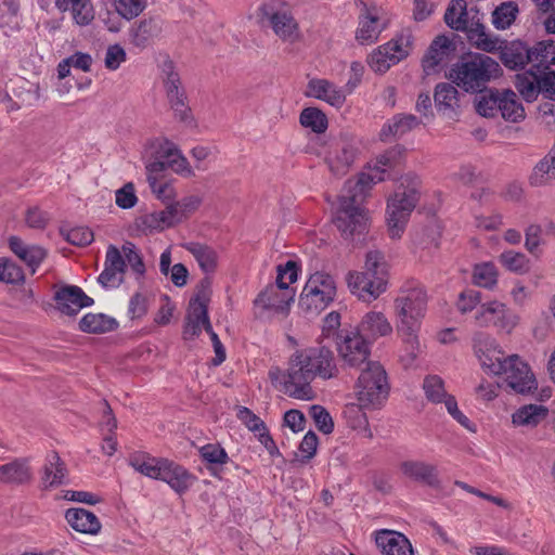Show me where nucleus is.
Segmentation results:
<instances>
[{"label":"nucleus","instance_id":"6e6552de","mask_svg":"<svg viewBox=\"0 0 555 555\" xmlns=\"http://www.w3.org/2000/svg\"><path fill=\"white\" fill-rule=\"evenodd\" d=\"M389 383L384 366L377 362H367L356 383V395L361 408L378 409L387 400Z\"/></svg>","mask_w":555,"mask_h":555},{"label":"nucleus","instance_id":"052dcab7","mask_svg":"<svg viewBox=\"0 0 555 555\" xmlns=\"http://www.w3.org/2000/svg\"><path fill=\"white\" fill-rule=\"evenodd\" d=\"M116 205L121 209H130L138 203V197L134 192V185L131 182L126 183L122 188L118 189L115 193Z\"/></svg>","mask_w":555,"mask_h":555},{"label":"nucleus","instance_id":"e433bc0d","mask_svg":"<svg viewBox=\"0 0 555 555\" xmlns=\"http://www.w3.org/2000/svg\"><path fill=\"white\" fill-rule=\"evenodd\" d=\"M499 112L507 121L518 122L525 118V109L518 101L517 94L508 89L500 91Z\"/></svg>","mask_w":555,"mask_h":555},{"label":"nucleus","instance_id":"338daca9","mask_svg":"<svg viewBox=\"0 0 555 555\" xmlns=\"http://www.w3.org/2000/svg\"><path fill=\"white\" fill-rule=\"evenodd\" d=\"M75 22L80 26H86L94 17L92 4L89 0H81L70 10Z\"/></svg>","mask_w":555,"mask_h":555},{"label":"nucleus","instance_id":"a18cd8bd","mask_svg":"<svg viewBox=\"0 0 555 555\" xmlns=\"http://www.w3.org/2000/svg\"><path fill=\"white\" fill-rule=\"evenodd\" d=\"M473 282L483 288H493L498 283V270L492 262H481L474 266Z\"/></svg>","mask_w":555,"mask_h":555},{"label":"nucleus","instance_id":"423d86ee","mask_svg":"<svg viewBox=\"0 0 555 555\" xmlns=\"http://www.w3.org/2000/svg\"><path fill=\"white\" fill-rule=\"evenodd\" d=\"M500 65L486 54L463 57L450 70L449 78L466 92H481L499 75Z\"/></svg>","mask_w":555,"mask_h":555},{"label":"nucleus","instance_id":"f03ea898","mask_svg":"<svg viewBox=\"0 0 555 555\" xmlns=\"http://www.w3.org/2000/svg\"><path fill=\"white\" fill-rule=\"evenodd\" d=\"M338 374L336 358L330 347L298 349L288 360L284 389L292 398L311 400L313 390L310 384L317 377L326 380L337 377Z\"/></svg>","mask_w":555,"mask_h":555},{"label":"nucleus","instance_id":"f8f14e48","mask_svg":"<svg viewBox=\"0 0 555 555\" xmlns=\"http://www.w3.org/2000/svg\"><path fill=\"white\" fill-rule=\"evenodd\" d=\"M413 44L411 30H402L396 38L379 46L369 56V65L376 73H386L392 65L405 59Z\"/></svg>","mask_w":555,"mask_h":555},{"label":"nucleus","instance_id":"0e129e2a","mask_svg":"<svg viewBox=\"0 0 555 555\" xmlns=\"http://www.w3.org/2000/svg\"><path fill=\"white\" fill-rule=\"evenodd\" d=\"M481 302L480 292L467 289L459 295L456 302L457 310L461 313L472 312Z\"/></svg>","mask_w":555,"mask_h":555},{"label":"nucleus","instance_id":"5fc2aeb1","mask_svg":"<svg viewBox=\"0 0 555 555\" xmlns=\"http://www.w3.org/2000/svg\"><path fill=\"white\" fill-rule=\"evenodd\" d=\"M25 279L23 269L12 260L0 258V281L5 283H20Z\"/></svg>","mask_w":555,"mask_h":555},{"label":"nucleus","instance_id":"b1692460","mask_svg":"<svg viewBox=\"0 0 555 555\" xmlns=\"http://www.w3.org/2000/svg\"><path fill=\"white\" fill-rule=\"evenodd\" d=\"M10 250L23 261L34 274L48 256V250L40 245L26 244L21 237L12 235L8 240Z\"/></svg>","mask_w":555,"mask_h":555},{"label":"nucleus","instance_id":"cd10ccee","mask_svg":"<svg viewBox=\"0 0 555 555\" xmlns=\"http://www.w3.org/2000/svg\"><path fill=\"white\" fill-rule=\"evenodd\" d=\"M376 545L386 555H413V548L410 541L402 533L382 530L377 532Z\"/></svg>","mask_w":555,"mask_h":555},{"label":"nucleus","instance_id":"39448f33","mask_svg":"<svg viewBox=\"0 0 555 555\" xmlns=\"http://www.w3.org/2000/svg\"><path fill=\"white\" fill-rule=\"evenodd\" d=\"M363 272H350L347 278L351 293L363 301H372L386 291L388 264L379 250H370L365 255Z\"/></svg>","mask_w":555,"mask_h":555},{"label":"nucleus","instance_id":"603ef678","mask_svg":"<svg viewBox=\"0 0 555 555\" xmlns=\"http://www.w3.org/2000/svg\"><path fill=\"white\" fill-rule=\"evenodd\" d=\"M121 250L125 263L130 266L132 271L138 275V280L142 279L145 274V264L135 245L131 242H126L122 245Z\"/></svg>","mask_w":555,"mask_h":555},{"label":"nucleus","instance_id":"473e14b6","mask_svg":"<svg viewBox=\"0 0 555 555\" xmlns=\"http://www.w3.org/2000/svg\"><path fill=\"white\" fill-rule=\"evenodd\" d=\"M532 49L521 41H513L502 51V62L511 69H521L532 63Z\"/></svg>","mask_w":555,"mask_h":555},{"label":"nucleus","instance_id":"79ce46f5","mask_svg":"<svg viewBox=\"0 0 555 555\" xmlns=\"http://www.w3.org/2000/svg\"><path fill=\"white\" fill-rule=\"evenodd\" d=\"M533 66L547 70L550 65H555V40H542L531 47Z\"/></svg>","mask_w":555,"mask_h":555},{"label":"nucleus","instance_id":"37998d69","mask_svg":"<svg viewBox=\"0 0 555 555\" xmlns=\"http://www.w3.org/2000/svg\"><path fill=\"white\" fill-rule=\"evenodd\" d=\"M160 28L154 18L142 20L131 29V42L138 48H145L157 36Z\"/></svg>","mask_w":555,"mask_h":555},{"label":"nucleus","instance_id":"774afa93","mask_svg":"<svg viewBox=\"0 0 555 555\" xmlns=\"http://www.w3.org/2000/svg\"><path fill=\"white\" fill-rule=\"evenodd\" d=\"M165 204V209L160 210L159 214L162 216L160 219L163 223H165L166 228H171L184 220L180 211V207L177 205V201Z\"/></svg>","mask_w":555,"mask_h":555},{"label":"nucleus","instance_id":"2f4dec72","mask_svg":"<svg viewBox=\"0 0 555 555\" xmlns=\"http://www.w3.org/2000/svg\"><path fill=\"white\" fill-rule=\"evenodd\" d=\"M65 518L70 527L81 533L96 534L101 530V522L92 512L85 508H69Z\"/></svg>","mask_w":555,"mask_h":555},{"label":"nucleus","instance_id":"7c9ffc66","mask_svg":"<svg viewBox=\"0 0 555 555\" xmlns=\"http://www.w3.org/2000/svg\"><path fill=\"white\" fill-rule=\"evenodd\" d=\"M420 125L421 120L412 114H397L383 126L379 138L382 141H388L390 138H401Z\"/></svg>","mask_w":555,"mask_h":555},{"label":"nucleus","instance_id":"e2e57ef3","mask_svg":"<svg viewBox=\"0 0 555 555\" xmlns=\"http://www.w3.org/2000/svg\"><path fill=\"white\" fill-rule=\"evenodd\" d=\"M65 240L72 245L87 246L94 240L93 232L87 227H76L68 230Z\"/></svg>","mask_w":555,"mask_h":555},{"label":"nucleus","instance_id":"c85d7f7f","mask_svg":"<svg viewBox=\"0 0 555 555\" xmlns=\"http://www.w3.org/2000/svg\"><path fill=\"white\" fill-rule=\"evenodd\" d=\"M528 181L534 188L555 185V146L535 164Z\"/></svg>","mask_w":555,"mask_h":555},{"label":"nucleus","instance_id":"ea45409f","mask_svg":"<svg viewBox=\"0 0 555 555\" xmlns=\"http://www.w3.org/2000/svg\"><path fill=\"white\" fill-rule=\"evenodd\" d=\"M421 327H396L398 336L404 346V354L401 357L406 365H411L421 353L418 332Z\"/></svg>","mask_w":555,"mask_h":555},{"label":"nucleus","instance_id":"864d4df0","mask_svg":"<svg viewBox=\"0 0 555 555\" xmlns=\"http://www.w3.org/2000/svg\"><path fill=\"white\" fill-rule=\"evenodd\" d=\"M499 260L512 272L525 273L528 271V259L522 253L506 250L500 255Z\"/></svg>","mask_w":555,"mask_h":555},{"label":"nucleus","instance_id":"8fccbe9b","mask_svg":"<svg viewBox=\"0 0 555 555\" xmlns=\"http://www.w3.org/2000/svg\"><path fill=\"white\" fill-rule=\"evenodd\" d=\"M423 389L428 401L441 403L448 395L444 389V382L438 375H427L423 382Z\"/></svg>","mask_w":555,"mask_h":555},{"label":"nucleus","instance_id":"7ed1b4c3","mask_svg":"<svg viewBox=\"0 0 555 555\" xmlns=\"http://www.w3.org/2000/svg\"><path fill=\"white\" fill-rule=\"evenodd\" d=\"M482 15L475 7L467 9L465 0H453L444 13L446 24L457 31H465L472 44L486 51L494 52L501 49L502 42L486 33L481 23Z\"/></svg>","mask_w":555,"mask_h":555},{"label":"nucleus","instance_id":"9d476101","mask_svg":"<svg viewBox=\"0 0 555 555\" xmlns=\"http://www.w3.org/2000/svg\"><path fill=\"white\" fill-rule=\"evenodd\" d=\"M336 295L334 279L324 272H315L308 279L299 298V307L310 314H319Z\"/></svg>","mask_w":555,"mask_h":555},{"label":"nucleus","instance_id":"c756f323","mask_svg":"<svg viewBox=\"0 0 555 555\" xmlns=\"http://www.w3.org/2000/svg\"><path fill=\"white\" fill-rule=\"evenodd\" d=\"M67 475L65 463L60 457L59 453L52 451L46 459L42 468L41 483L44 488H56L64 483Z\"/></svg>","mask_w":555,"mask_h":555},{"label":"nucleus","instance_id":"20e7f679","mask_svg":"<svg viewBox=\"0 0 555 555\" xmlns=\"http://www.w3.org/2000/svg\"><path fill=\"white\" fill-rule=\"evenodd\" d=\"M297 280V267L294 261H287L285 267H279L275 284L268 285L254 300L257 318H270L273 314H286L295 292L289 285Z\"/></svg>","mask_w":555,"mask_h":555},{"label":"nucleus","instance_id":"5701e85b","mask_svg":"<svg viewBox=\"0 0 555 555\" xmlns=\"http://www.w3.org/2000/svg\"><path fill=\"white\" fill-rule=\"evenodd\" d=\"M361 13L359 16V27L356 33V39L361 44H370L374 42L380 31L378 10L375 5L369 7L365 2L360 1Z\"/></svg>","mask_w":555,"mask_h":555},{"label":"nucleus","instance_id":"4be33fe9","mask_svg":"<svg viewBox=\"0 0 555 555\" xmlns=\"http://www.w3.org/2000/svg\"><path fill=\"white\" fill-rule=\"evenodd\" d=\"M154 154L155 157L166 163L167 166H169L176 173L184 178H191L194 176V170L190 166L188 159L181 154L180 150L173 142L169 140L158 142Z\"/></svg>","mask_w":555,"mask_h":555},{"label":"nucleus","instance_id":"a878e982","mask_svg":"<svg viewBox=\"0 0 555 555\" xmlns=\"http://www.w3.org/2000/svg\"><path fill=\"white\" fill-rule=\"evenodd\" d=\"M400 469L405 477L414 481L425 483L434 489L441 486L437 467L433 464L423 461H405L401 463Z\"/></svg>","mask_w":555,"mask_h":555},{"label":"nucleus","instance_id":"9b49d317","mask_svg":"<svg viewBox=\"0 0 555 555\" xmlns=\"http://www.w3.org/2000/svg\"><path fill=\"white\" fill-rule=\"evenodd\" d=\"M427 301V293L422 286L401 289L393 302L396 327H421Z\"/></svg>","mask_w":555,"mask_h":555},{"label":"nucleus","instance_id":"0eeeda50","mask_svg":"<svg viewBox=\"0 0 555 555\" xmlns=\"http://www.w3.org/2000/svg\"><path fill=\"white\" fill-rule=\"evenodd\" d=\"M418 199V178L405 177L387 204V223L391 237H400Z\"/></svg>","mask_w":555,"mask_h":555},{"label":"nucleus","instance_id":"bf43d9fd","mask_svg":"<svg viewBox=\"0 0 555 555\" xmlns=\"http://www.w3.org/2000/svg\"><path fill=\"white\" fill-rule=\"evenodd\" d=\"M202 459L210 464H225L229 456L220 444L208 443L199 449Z\"/></svg>","mask_w":555,"mask_h":555},{"label":"nucleus","instance_id":"1a4fd4ad","mask_svg":"<svg viewBox=\"0 0 555 555\" xmlns=\"http://www.w3.org/2000/svg\"><path fill=\"white\" fill-rule=\"evenodd\" d=\"M257 16L260 25L270 28L283 42L296 43L301 39L299 24L288 9L278 8L273 2L263 3Z\"/></svg>","mask_w":555,"mask_h":555},{"label":"nucleus","instance_id":"de8ad7c7","mask_svg":"<svg viewBox=\"0 0 555 555\" xmlns=\"http://www.w3.org/2000/svg\"><path fill=\"white\" fill-rule=\"evenodd\" d=\"M515 86L527 102H533L539 95L538 73L528 70L522 75H517Z\"/></svg>","mask_w":555,"mask_h":555},{"label":"nucleus","instance_id":"49530a36","mask_svg":"<svg viewBox=\"0 0 555 555\" xmlns=\"http://www.w3.org/2000/svg\"><path fill=\"white\" fill-rule=\"evenodd\" d=\"M519 10L515 2H503L492 12V24L496 29H506L515 22Z\"/></svg>","mask_w":555,"mask_h":555},{"label":"nucleus","instance_id":"4d7b16f0","mask_svg":"<svg viewBox=\"0 0 555 555\" xmlns=\"http://www.w3.org/2000/svg\"><path fill=\"white\" fill-rule=\"evenodd\" d=\"M310 416L314 421L317 428L327 435L334 430V422L330 413L322 405H312L310 408Z\"/></svg>","mask_w":555,"mask_h":555},{"label":"nucleus","instance_id":"f704fd0d","mask_svg":"<svg viewBox=\"0 0 555 555\" xmlns=\"http://www.w3.org/2000/svg\"><path fill=\"white\" fill-rule=\"evenodd\" d=\"M31 470L25 460H15L0 466V481L22 485L30 481Z\"/></svg>","mask_w":555,"mask_h":555},{"label":"nucleus","instance_id":"58836bf2","mask_svg":"<svg viewBox=\"0 0 555 555\" xmlns=\"http://www.w3.org/2000/svg\"><path fill=\"white\" fill-rule=\"evenodd\" d=\"M548 410L544 405L527 404L519 408L512 415V422L516 426L535 427L547 416Z\"/></svg>","mask_w":555,"mask_h":555},{"label":"nucleus","instance_id":"a19ab883","mask_svg":"<svg viewBox=\"0 0 555 555\" xmlns=\"http://www.w3.org/2000/svg\"><path fill=\"white\" fill-rule=\"evenodd\" d=\"M185 249L193 255L204 272L211 273L216 270L218 255L211 247L192 242L185 245Z\"/></svg>","mask_w":555,"mask_h":555},{"label":"nucleus","instance_id":"09e8293b","mask_svg":"<svg viewBox=\"0 0 555 555\" xmlns=\"http://www.w3.org/2000/svg\"><path fill=\"white\" fill-rule=\"evenodd\" d=\"M500 91L487 90L481 93L476 102V111L483 117H494L499 113Z\"/></svg>","mask_w":555,"mask_h":555},{"label":"nucleus","instance_id":"c03bdc74","mask_svg":"<svg viewBox=\"0 0 555 555\" xmlns=\"http://www.w3.org/2000/svg\"><path fill=\"white\" fill-rule=\"evenodd\" d=\"M299 121L302 127L309 128L319 134L325 132L328 126L326 115L317 107L304 108L300 113Z\"/></svg>","mask_w":555,"mask_h":555},{"label":"nucleus","instance_id":"4468645a","mask_svg":"<svg viewBox=\"0 0 555 555\" xmlns=\"http://www.w3.org/2000/svg\"><path fill=\"white\" fill-rule=\"evenodd\" d=\"M162 79L166 95L175 116L188 122L191 120V109L188 105V96L183 88L179 73L172 61H165L162 68Z\"/></svg>","mask_w":555,"mask_h":555},{"label":"nucleus","instance_id":"6e6d98bb","mask_svg":"<svg viewBox=\"0 0 555 555\" xmlns=\"http://www.w3.org/2000/svg\"><path fill=\"white\" fill-rule=\"evenodd\" d=\"M186 320H195L203 322V327L206 332H211V324L208 317V302H202L191 299L189 302V310Z\"/></svg>","mask_w":555,"mask_h":555},{"label":"nucleus","instance_id":"aec40b11","mask_svg":"<svg viewBox=\"0 0 555 555\" xmlns=\"http://www.w3.org/2000/svg\"><path fill=\"white\" fill-rule=\"evenodd\" d=\"M126 263L121 251L115 246L109 245L106 250L104 270L99 275L98 281L104 287H118L124 281Z\"/></svg>","mask_w":555,"mask_h":555},{"label":"nucleus","instance_id":"412c9836","mask_svg":"<svg viewBox=\"0 0 555 555\" xmlns=\"http://www.w3.org/2000/svg\"><path fill=\"white\" fill-rule=\"evenodd\" d=\"M306 95L326 102L334 107H341L346 102V91L324 78H313L307 85Z\"/></svg>","mask_w":555,"mask_h":555},{"label":"nucleus","instance_id":"c9c22d12","mask_svg":"<svg viewBox=\"0 0 555 555\" xmlns=\"http://www.w3.org/2000/svg\"><path fill=\"white\" fill-rule=\"evenodd\" d=\"M434 100L439 112H454L459 105V91L449 82H440L435 88Z\"/></svg>","mask_w":555,"mask_h":555},{"label":"nucleus","instance_id":"3c124183","mask_svg":"<svg viewBox=\"0 0 555 555\" xmlns=\"http://www.w3.org/2000/svg\"><path fill=\"white\" fill-rule=\"evenodd\" d=\"M147 0H114V8L117 14L131 21L139 16L146 8Z\"/></svg>","mask_w":555,"mask_h":555},{"label":"nucleus","instance_id":"f3484780","mask_svg":"<svg viewBox=\"0 0 555 555\" xmlns=\"http://www.w3.org/2000/svg\"><path fill=\"white\" fill-rule=\"evenodd\" d=\"M473 347L481 366L494 375H500L505 365L504 352L500 349L495 339L483 332L475 333Z\"/></svg>","mask_w":555,"mask_h":555},{"label":"nucleus","instance_id":"ddd939ff","mask_svg":"<svg viewBox=\"0 0 555 555\" xmlns=\"http://www.w3.org/2000/svg\"><path fill=\"white\" fill-rule=\"evenodd\" d=\"M359 153L358 140L347 133L340 134L333 141L326 154L325 163L335 177H344L351 169Z\"/></svg>","mask_w":555,"mask_h":555},{"label":"nucleus","instance_id":"4c0bfd02","mask_svg":"<svg viewBox=\"0 0 555 555\" xmlns=\"http://www.w3.org/2000/svg\"><path fill=\"white\" fill-rule=\"evenodd\" d=\"M118 326L114 318L103 313H87L79 322V328L85 333L103 334L116 330Z\"/></svg>","mask_w":555,"mask_h":555},{"label":"nucleus","instance_id":"bb28decb","mask_svg":"<svg viewBox=\"0 0 555 555\" xmlns=\"http://www.w3.org/2000/svg\"><path fill=\"white\" fill-rule=\"evenodd\" d=\"M366 340H376L392 333V326L383 312L370 311L359 323L357 330Z\"/></svg>","mask_w":555,"mask_h":555},{"label":"nucleus","instance_id":"13d9d810","mask_svg":"<svg viewBox=\"0 0 555 555\" xmlns=\"http://www.w3.org/2000/svg\"><path fill=\"white\" fill-rule=\"evenodd\" d=\"M160 217L162 216L159 211L145 214L137 219L135 225L138 230L144 234H150L155 231H162L166 228V225L165 223H163Z\"/></svg>","mask_w":555,"mask_h":555},{"label":"nucleus","instance_id":"a211bd4d","mask_svg":"<svg viewBox=\"0 0 555 555\" xmlns=\"http://www.w3.org/2000/svg\"><path fill=\"white\" fill-rule=\"evenodd\" d=\"M475 325L478 327L494 326L496 328L511 332L516 325V315L506 307L505 304L492 300L481 304L474 315Z\"/></svg>","mask_w":555,"mask_h":555},{"label":"nucleus","instance_id":"2eb2a0df","mask_svg":"<svg viewBox=\"0 0 555 555\" xmlns=\"http://www.w3.org/2000/svg\"><path fill=\"white\" fill-rule=\"evenodd\" d=\"M336 347L344 364L360 369L362 364L371 362L370 343L357 331H346L337 335Z\"/></svg>","mask_w":555,"mask_h":555},{"label":"nucleus","instance_id":"72a5a7b5","mask_svg":"<svg viewBox=\"0 0 555 555\" xmlns=\"http://www.w3.org/2000/svg\"><path fill=\"white\" fill-rule=\"evenodd\" d=\"M165 460V457L152 456L146 452H135L129 456L128 462L135 472L157 480Z\"/></svg>","mask_w":555,"mask_h":555},{"label":"nucleus","instance_id":"dca6fc26","mask_svg":"<svg viewBox=\"0 0 555 555\" xmlns=\"http://www.w3.org/2000/svg\"><path fill=\"white\" fill-rule=\"evenodd\" d=\"M504 380L515 393L530 395L538 389V382L530 366L517 354L508 356L502 373Z\"/></svg>","mask_w":555,"mask_h":555},{"label":"nucleus","instance_id":"69168bd1","mask_svg":"<svg viewBox=\"0 0 555 555\" xmlns=\"http://www.w3.org/2000/svg\"><path fill=\"white\" fill-rule=\"evenodd\" d=\"M149 185L153 194L163 203L172 202L176 197L175 188L167 182L159 183L156 177L147 178Z\"/></svg>","mask_w":555,"mask_h":555},{"label":"nucleus","instance_id":"f257e3e1","mask_svg":"<svg viewBox=\"0 0 555 555\" xmlns=\"http://www.w3.org/2000/svg\"><path fill=\"white\" fill-rule=\"evenodd\" d=\"M405 149L393 145L379 154L369 172H363L357 180H347L338 198V207L334 223L345 238H351L356 233H363L367 225V211L363 203L373 184L386 179V173L398 168L404 159Z\"/></svg>","mask_w":555,"mask_h":555},{"label":"nucleus","instance_id":"680f3d73","mask_svg":"<svg viewBox=\"0 0 555 555\" xmlns=\"http://www.w3.org/2000/svg\"><path fill=\"white\" fill-rule=\"evenodd\" d=\"M539 94L548 100H555V72L540 70L538 73Z\"/></svg>","mask_w":555,"mask_h":555},{"label":"nucleus","instance_id":"6ab92c4d","mask_svg":"<svg viewBox=\"0 0 555 555\" xmlns=\"http://www.w3.org/2000/svg\"><path fill=\"white\" fill-rule=\"evenodd\" d=\"M56 308L64 314L75 315L82 308L93 305V299L87 296L83 291L75 285L61 287L54 294Z\"/></svg>","mask_w":555,"mask_h":555},{"label":"nucleus","instance_id":"393cba45","mask_svg":"<svg viewBox=\"0 0 555 555\" xmlns=\"http://www.w3.org/2000/svg\"><path fill=\"white\" fill-rule=\"evenodd\" d=\"M157 480L165 481L177 493H184L195 477L180 464L166 459Z\"/></svg>","mask_w":555,"mask_h":555}]
</instances>
